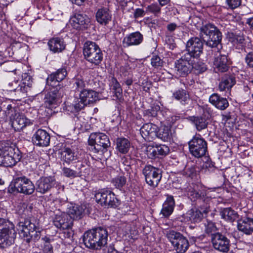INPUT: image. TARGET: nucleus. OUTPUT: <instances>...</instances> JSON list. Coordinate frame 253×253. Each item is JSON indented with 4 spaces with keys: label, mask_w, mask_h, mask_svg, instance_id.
Returning a JSON list of instances; mask_svg holds the SVG:
<instances>
[{
    "label": "nucleus",
    "mask_w": 253,
    "mask_h": 253,
    "mask_svg": "<svg viewBox=\"0 0 253 253\" xmlns=\"http://www.w3.org/2000/svg\"><path fill=\"white\" fill-rule=\"evenodd\" d=\"M49 134L44 130L39 129L33 135L32 141L34 143L40 146H47L50 143Z\"/></svg>",
    "instance_id": "nucleus-24"
},
{
    "label": "nucleus",
    "mask_w": 253,
    "mask_h": 253,
    "mask_svg": "<svg viewBox=\"0 0 253 253\" xmlns=\"http://www.w3.org/2000/svg\"><path fill=\"white\" fill-rule=\"evenodd\" d=\"M238 229L246 234H250L253 232V219L244 217L238 222Z\"/></svg>",
    "instance_id": "nucleus-31"
},
{
    "label": "nucleus",
    "mask_w": 253,
    "mask_h": 253,
    "mask_svg": "<svg viewBox=\"0 0 253 253\" xmlns=\"http://www.w3.org/2000/svg\"><path fill=\"white\" fill-rule=\"evenodd\" d=\"M163 62L158 56H153L151 58V65L153 67L158 68L163 66Z\"/></svg>",
    "instance_id": "nucleus-53"
},
{
    "label": "nucleus",
    "mask_w": 253,
    "mask_h": 253,
    "mask_svg": "<svg viewBox=\"0 0 253 253\" xmlns=\"http://www.w3.org/2000/svg\"><path fill=\"white\" fill-rule=\"evenodd\" d=\"M20 159L12 146L5 142L0 144V166L11 167L14 166Z\"/></svg>",
    "instance_id": "nucleus-8"
},
{
    "label": "nucleus",
    "mask_w": 253,
    "mask_h": 253,
    "mask_svg": "<svg viewBox=\"0 0 253 253\" xmlns=\"http://www.w3.org/2000/svg\"><path fill=\"white\" fill-rule=\"evenodd\" d=\"M245 62L250 67H253V52L248 53L245 57Z\"/></svg>",
    "instance_id": "nucleus-56"
},
{
    "label": "nucleus",
    "mask_w": 253,
    "mask_h": 253,
    "mask_svg": "<svg viewBox=\"0 0 253 253\" xmlns=\"http://www.w3.org/2000/svg\"><path fill=\"white\" fill-rule=\"evenodd\" d=\"M13 185L15 191L26 195L32 194L35 190V186L33 182L25 176L15 178Z\"/></svg>",
    "instance_id": "nucleus-16"
},
{
    "label": "nucleus",
    "mask_w": 253,
    "mask_h": 253,
    "mask_svg": "<svg viewBox=\"0 0 253 253\" xmlns=\"http://www.w3.org/2000/svg\"><path fill=\"white\" fill-rule=\"evenodd\" d=\"M67 74L65 68L59 69L56 72L48 76L46 79L47 84L53 87H56L59 85V82L66 77Z\"/></svg>",
    "instance_id": "nucleus-23"
},
{
    "label": "nucleus",
    "mask_w": 253,
    "mask_h": 253,
    "mask_svg": "<svg viewBox=\"0 0 253 253\" xmlns=\"http://www.w3.org/2000/svg\"><path fill=\"white\" fill-rule=\"evenodd\" d=\"M157 157L159 156H166L169 151V148L166 145H156Z\"/></svg>",
    "instance_id": "nucleus-48"
},
{
    "label": "nucleus",
    "mask_w": 253,
    "mask_h": 253,
    "mask_svg": "<svg viewBox=\"0 0 253 253\" xmlns=\"http://www.w3.org/2000/svg\"><path fill=\"white\" fill-rule=\"evenodd\" d=\"M222 218L227 221L232 222L237 217V213L230 208H225L220 212Z\"/></svg>",
    "instance_id": "nucleus-41"
},
{
    "label": "nucleus",
    "mask_w": 253,
    "mask_h": 253,
    "mask_svg": "<svg viewBox=\"0 0 253 253\" xmlns=\"http://www.w3.org/2000/svg\"><path fill=\"white\" fill-rule=\"evenodd\" d=\"M89 149L94 153H104L111 143L108 137L104 133L95 132L91 133L88 138Z\"/></svg>",
    "instance_id": "nucleus-7"
},
{
    "label": "nucleus",
    "mask_w": 253,
    "mask_h": 253,
    "mask_svg": "<svg viewBox=\"0 0 253 253\" xmlns=\"http://www.w3.org/2000/svg\"><path fill=\"white\" fill-rule=\"evenodd\" d=\"M48 45L51 51L54 53L60 52L65 48V43L63 39L53 38L48 42Z\"/></svg>",
    "instance_id": "nucleus-32"
},
{
    "label": "nucleus",
    "mask_w": 253,
    "mask_h": 253,
    "mask_svg": "<svg viewBox=\"0 0 253 253\" xmlns=\"http://www.w3.org/2000/svg\"><path fill=\"white\" fill-rule=\"evenodd\" d=\"M189 53H184L175 62V70L177 76L184 77L190 73L192 68V61Z\"/></svg>",
    "instance_id": "nucleus-14"
},
{
    "label": "nucleus",
    "mask_w": 253,
    "mask_h": 253,
    "mask_svg": "<svg viewBox=\"0 0 253 253\" xmlns=\"http://www.w3.org/2000/svg\"><path fill=\"white\" fill-rule=\"evenodd\" d=\"M61 94L57 88H53L49 91L45 96L44 100L46 107L52 109L55 108L60 103Z\"/></svg>",
    "instance_id": "nucleus-22"
},
{
    "label": "nucleus",
    "mask_w": 253,
    "mask_h": 253,
    "mask_svg": "<svg viewBox=\"0 0 253 253\" xmlns=\"http://www.w3.org/2000/svg\"><path fill=\"white\" fill-rule=\"evenodd\" d=\"M116 99H120L122 98V89L118 88L115 90H113Z\"/></svg>",
    "instance_id": "nucleus-60"
},
{
    "label": "nucleus",
    "mask_w": 253,
    "mask_h": 253,
    "mask_svg": "<svg viewBox=\"0 0 253 253\" xmlns=\"http://www.w3.org/2000/svg\"><path fill=\"white\" fill-rule=\"evenodd\" d=\"M158 127L152 123H146L141 127L140 131L141 136L145 139L149 138V137H153L156 135Z\"/></svg>",
    "instance_id": "nucleus-30"
},
{
    "label": "nucleus",
    "mask_w": 253,
    "mask_h": 253,
    "mask_svg": "<svg viewBox=\"0 0 253 253\" xmlns=\"http://www.w3.org/2000/svg\"><path fill=\"white\" fill-rule=\"evenodd\" d=\"M177 27V25L174 23H171L168 25L167 29L169 32L174 31Z\"/></svg>",
    "instance_id": "nucleus-61"
},
{
    "label": "nucleus",
    "mask_w": 253,
    "mask_h": 253,
    "mask_svg": "<svg viewBox=\"0 0 253 253\" xmlns=\"http://www.w3.org/2000/svg\"><path fill=\"white\" fill-rule=\"evenodd\" d=\"M188 146L190 154L196 158L204 156L207 152V142L200 135L194 136L189 141Z\"/></svg>",
    "instance_id": "nucleus-12"
},
{
    "label": "nucleus",
    "mask_w": 253,
    "mask_h": 253,
    "mask_svg": "<svg viewBox=\"0 0 253 253\" xmlns=\"http://www.w3.org/2000/svg\"><path fill=\"white\" fill-rule=\"evenodd\" d=\"M199 31V36L207 46L215 47L220 43L222 34L213 24L208 23L203 25Z\"/></svg>",
    "instance_id": "nucleus-2"
},
{
    "label": "nucleus",
    "mask_w": 253,
    "mask_h": 253,
    "mask_svg": "<svg viewBox=\"0 0 253 253\" xmlns=\"http://www.w3.org/2000/svg\"><path fill=\"white\" fill-rule=\"evenodd\" d=\"M166 236L177 253H184L188 250L189 244L188 240L179 232L170 230L167 232Z\"/></svg>",
    "instance_id": "nucleus-10"
},
{
    "label": "nucleus",
    "mask_w": 253,
    "mask_h": 253,
    "mask_svg": "<svg viewBox=\"0 0 253 253\" xmlns=\"http://www.w3.org/2000/svg\"><path fill=\"white\" fill-rule=\"evenodd\" d=\"M84 208L78 205L70 204L67 208V214L72 219H80L84 212Z\"/></svg>",
    "instance_id": "nucleus-33"
},
{
    "label": "nucleus",
    "mask_w": 253,
    "mask_h": 253,
    "mask_svg": "<svg viewBox=\"0 0 253 253\" xmlns=\"http://www.w3.org/2000/svg\"><path fill=\"white\" fill-rule=\"evenodd\" d=\"M195 166H187L183 170V174L187 177H192L195 173Z\"/></svg>",
    "instance_id": "nucleus-55"
},
{
    "label": "nucleus",
    "mask_w": 253,
    "mask_h": 253,
    "mask_svg": "<svg viewBox=\"0 0 253 253\" xmlns=\"http://www.w3.org/2000/svg\"><path fill=\"white\" fill-rule=\"evenodd\" d=\"M17 229L20 237L29 243L31 240H39L41 236V232L38 226L31 220L26 219L20 221L17 224Z\"/></svg>",
    "instance_id": "nucleus-3"
},
{
    "label": "nucleus",
    "mask_w": 253,
    "mask_h": 253,
    "mask_svg": "<svg viewBox=\"0 0 253 253\" xmlns=\"http://www.w3.org/2000/svg\"><path fill=\"white\" fill-rule=\"evenodd\" d=\"M175 206L173 197L168 195L167 198L163 205L161 213L165 217L169 216L173 212Z\"/></svg>",
    "instance_id": "nucleus-34"
},
{
    "label": "nucleus",
    "mask_w": 253,
    "mask_h": 253,
    "mask_svg": "<svg viewBox=\"0 0 253 253\" xmlns=\"http://www.w3.org/2000/svg\"><path fill=\"white\" fill-rule=\"evenodd\" d=\"M156 135L164 141H168L171 139L172 133L169 126H164L161 127Z\"/></svg>",
    "instance_id": "nucleus-36"
},
{
    "label": "nucleus",
    "mask_w": 253,
    "mask_h": 253,
    "mask_svg": "<svg viewBox=\"0 0 253 253\" xmlns=\"http://www.w3.org/2000/svg\"><path fill=\"white\" fill-rule=\"evenodd\" d=\"M214 228L215 226L214 225V224L212 222H209L208 223L206 227V232L208 233L211 232L212 231L214 230Z\"/></svg>",
    "instance_id": "nucleus-59"
},
{
    "label": "nucleus",
    "mask_w": 253,
    "mask_h": 253,
    "mask_svg": "<svg viewBox=\"0 0 253 253\" xmlns=\"http://www.w3.org/2000/svg\"><path fill=\"white\" fill-rule=\"evenodd\" d=\"M191 121L198 131L206 128L208 125L207 119L203 116L192 117L191 118Z\"/></svg>",
    "instance_id": "nucleus-37"
},
{
    "label": "nucleus",
    "mask_w": 253,
    "mask_h": 253,
    "mask_svg": "<svg viewBox=\"0 0 253 253\" xmlns=\"http://www.w3.org/2000/svg\"><path fill=\"white\" fill-rule=\"evenodd\" d=\"M44 242L43 251L45 253H53V247L50 244V239L47 237L42 238Z\"/></svg>",
    "instance_id": "nucleus-49"
},
{
    "label": "nucleus",
    "mask_w": 253,
    "mask_h": 253,
    "mask_svg": "<svg viewBox=\"0 0 253 253\" xmlns=\"http://www.w3.org/2000/svg\"><path fill=\"white\" fill-rule=\"evenodd\" d=\"M90 23L89 18L85 14L76 13L70 19L71 26L75 29L82 30L87 28Z\"/></svg>",
    "instance_id": "nucleus-20"
},
{
    "label": "nucleus",
    "mask_w": 253,
    "mask_h": 253,
    "mask_svg": "<svg viewBox=\"0 0 253 253\" xmlns=\"http://www.w3.org/2000/svg\"><path fill=\"white\" fill-rule=\"evenodd\" d=\"M112 182L117 188L121 189L126 184V178L125 176H119L115 178Z\"/></svg>",
    "instance_id": "nucleus-47"
},
{
    "label": "nucleus",
    "mask_w": 253,
    "mask_h": 253,
    "mask_svg": "<svg viewBox=\"0 0 253 253\" xmlns=\"http://www.w3.org/2000/svg\"><path fill=\"white\" fill-rule=\"evenodd\" d=\"M211 243L214 249L220 252L227 253L229 250L230 240L221 233L212 234Z\"/></svg>",
    "instance_id": "nucleus-18"
},
{
    "label": "nucleus",
    "mask_w": 253,
    "mask_h": 253,
    "mask_svg": "<svg viewBox=\"0 0 253 253\" xmlns=\"http://www.w3.org/2000/svg\"><path fill=\"white\" fill-rule=\"evenodd\" d=\"M5 114L8 116L12 127L16 131H20L27 126L33 124V122L24 115L20 113L16 109L12 108L11 104L7 105L4 110Z\"/></svg>",
    "instance_id": "nucleus-6"
},
{
    "label": "nucleus",
    "mask_w": 253,
    "mask_h": 253,
    "mask_svg": "<svg viewBox=\"0 0 253 253\" xmlns=\"http://www.w3.org/2000/svg\"><path fill=\"white\" fill-rule=\"evenodd\" d=\"M160 110V107L159 106H156L152 107L150 109H148L145 111V114L149 117H155L157 116L158 111Z\"/></svg>",
    "instance_id": "nucleus-51"
},
{
    "label": "nucleus",
    "mask_w": 253,
    "mask_h": 253,
    "mask_svg": "<svg viewBox=\"0 0 253 253\" xmlns=\"http://www.w3.org/2000/svg\"><path fill=\"white\" fill-rule=\"evenodd\" d=\"M96 202L102 206L115 207L117 206L118 201L115 194L110 190L101 189L95 194Z\"/></svg>",
    "instance_id": "nucleus-13"
},
{
    "label": "nucleus",
    "mask_w": 253,
    "mask_h": 253,
    "mask_svg": "<svg viewBox=\"0 0 253 253\" xmlns=\"http://www.w3.org/2000/svg\"><path fill=\"white\" fill-rule=\"evenodd\" d=\"M226 3L229 8L234 9L241 4V0H226Z\"/></svg>",
    "instance_id": "nucleus-54"
},
{
    "label": "nucleus",
    "mask_w": 253,
    "mask_h": 253,
    "mask_svg": "<svg viewBox=\"0 0 253 253\" xmlns=\"http://www.w3.org/2000/svg\"><path fill=\"white\" fill-rule=\"evenodd\" d=\"M8 89L10 91L20 90L23 91L22 86H19L18 84V81L14 80L8 84Z\"/></svg>",
    "instance_id": "nucleus-52"
},
{
    "label": "nucleus",
    "mask_w": 253,
    "mask_h": 253,
    "mask_svg": "<svg viewBox=\"0 0 253 253\" xmlns=\"http://www.w3.org/2000/svg\"><path fill=\"white\" fill-rule=\"evenodd\" d=\"M62 172L64 175L67 177L75 178L82 176L81 170H74L68 168H63Z\"/></svg>",
    "instance_id": "nucleus-43"
},
{
    "label": "nucleus",
    "mask_w": 253,
    "mask_h": 253,
    "mask_svg": "<svg viewBox=\"0 0 253 253\" xmlns=\"http://www.w3.org/2000/svg\"><path fill=\"white\" fill-rule=\"evenodd\" d=\"M230 64V61L225 55L220 54L215 57L213 61V68L216 72L222 73L227 71Z\"/></svg>",
    "instance_id": "nucleus-25"
},
{
    "label": "nucleus",
    "mask_w": 253,
    "mask_h": 253,
    "mask_svg": "<svg viewBox=\"0 0 253 253\" xmlns=\"http://www.w3.org/2000/svg\"><path fill=\"white\" fill-rule=\"evenodd\" d=\"M16 232L12 222L0 218V247L5 248L14 243Z\"/></svg>",
    "instance_id": "nucleus-5"
},
{
    "label": "nucleus",
    "mask_w": 253,
    "mask_h": 253,
    "mask_svg": "<svg viewBox=\"0 0 253 253\" xmlns=\"http://www.w3.org/2000/svg\"><path fill=\"white\" fill-rule=\"evenodd\" d=\"M187 194L191 200L195 201L198 200L199 204L200 199H204L208 197L207 196H205L204 195H202L198 191V186L193 184L188 188Z\"/></svg>",
    "instance_id": "nucleus-39"
},
{
    "label": "nucleus",
    "mask_w": 253,
    "mask_h": 253,
    "mask_svg": "<svg viewBox=\"0 0 253 253\" xmlns=\"http://www.w3.org/2000/svg\"><path fill=\"white\" fill-rule=\"evenodd\" d=\"M107 253H119L113 247L110 246L108 249Z\"/></svg>",
    "instance_id": "nucleus-63"
},
{
    "label": "nucleus",
    "mask_w": 253,
    "mask_h": 253,
    "mask_svg": "<svg viewBox=\"0 0 253 253\" xmlns=\"http://www.w3.org/2000/svg\"><path fill=\"white\" fill-rule=\"evenodd\" d=\"M161 11V6L156 3H152L146 7V13H152L156 16L160 15Z\"/></svg>",
    "instance_id": "nucleus-42"
},
{
    "label": "nucleus",
    "mask_w": 253,
    "mask_h": 253,
    "mask_svg": "<svg viewBox=\"0 0 253 253\" xmlns=\"http://www.w3.org/2000/svg\"><path fill=\"white\" fill-rule=\"evenodd\" d=\"M74 84L76 89L80 92L81 91L83 90V89H85L84 88L85 86V84L84 82L81 79H76Z\"/></svg>",
    "instance_id": "nucleus-50"
},
{
    "label": "nucleus",
    "mask_w": 253,
    "mask_h": 253,
    "mask_svg": "<svg viewBox=\"0 0 253 253\" xmlns=\"http://www.w3.org/2000/svg\"><path fill=\"white\" fill-rule=\"evenodd\" d=\"M99 100L97 92L89 89H83L80 93V98L74 103L68 105L67 109L72 112H77L88 104H93Z\"/></svg>",
    "instance_id": "nucleus-4"
},
{
    "label": "nucleus",
    "mask_w": 253,
    "mask_h": 253,
    "mask_svg": "<svg viewBox=\"0 0 253 253\" xmlns=\"http://www.w3.org/2000/svg\"><path fill=\"white\" fill-rule=\"evenodd\" d=\"M143 174L146 183L153 188L158 185L162 176L160 169L151 165L145 166Z\"/></svg>",
    "instance_id": "nucleus-15"
},
{
    "label": "nucleus",
    "mask_w": 253,
    "mask_h": 253,
    "mask_svg": "<svg viewBox=\"0 0 253 253\" xmlns=\"http://www.w3.org/2000/svg\"><path fill=\"white\" fill-rule=\"evenodd\" d=\"M227 38L234 44L242 43L244 41V38L242 35H236L233 33H228Z\"/></svg>",
    "instance_id": "nucleus-44"
},
{
    "label": "nucleus",
    "mask_w": 253,
    "mask_h": 253,
    "mask_svg": "<svg viewBox=\"0 0 253 253\" xmlns=\"http://www.w3.org/2000/svg\"><path fill=\"white\" fill-rule=\"evenodd\" d=\"M143 36L139 32H135L126 35L123 40V44L124 47L137 45L143 41Z\"/></svg>",
    "instance_id": "nucleus-26"
},
{
    "label": "nucleus",
    "mask_w": 253,
    "mask_h": 253,
    "mask_svg": "<svg viewBox=\"0 0 253 253\" xmlns=\"http://www.w3.org/2000/svg\"><path fill=\"white\" fill-rule=\"evenodd\" d=\"M203 42L198 37L191 38L186 43L187 52L191 55L192 58H197L203 53Z\"/></svg>",
    "instance_id": "nucleus-17"
},
{
    "label": "nucleus",
    "mask_w": 253,
    "mask_h": 253,
    "mask_svg": "<svg viewBox=\"0 0 253 253\" xmlns=\"http://www.w3.org/2000/svg\"><path fill=\"white\" fill-rule=\"evenodd\" d=\"M130 147L129 140L124 137L118 138L116 139V149L122 154L127 153Z\"/></svg>",
    "instance_id": "nucleus-35"
},
{
    "label": "nucleus",
    "mask_w": 253,
    "mask_h": 253,
    "mask_svg": "<svg viewBox=\"0 0 253 253\" xmlns=\"http://www.w3.org/2000/svg\"><path fill=\"white\" fill-rule=\"evenodd\" d=\"M158 0L160 3V5L162 6L167 4L170 1V0Z\"/></svg>",
    "instance_id": "nucleus-64"
},
{
    "label": "nucleus",
    "mask_w": 253,
    "mask_h": 253,
    "mask_svg": "<svg viewBox=\"0 0 253 253\" xmlns=\"http://www.w3.org/2000/svg\"><path fill=\"white\" fill-rule=\"evenodd\" d=\"M145 152L148 158L155 159L157 157L156 145H149L146 146Z\"/></svg>",
    "instance_id": "nucleus-45"
},
{
    "label": "nucleus",
    "mask_w": 253,
    "mask_h": 253,
    "mask_svg": "<svg viewBox=\"0 0 253 253\" xmlns=\"http://www.w3.org/2000/svg\"><path fill=\"white\" fill-rule=\"evenodd\" d=\"M236 83V80L233 76H226L220 82L218 88L220 91H224L226 89H230Z\"/></svg>",
    "instance_id": "nucleus-38"
},
{
    "label": "nucleus",
    "mask_w": 253,
    "mask_h": 253,
    "mask_svg": "<svg viewBox=\"0 0 253 253\" xmlns=\"http://www.w3.org/2000/svg\"><path fill=\"white\" fill-rule=\"evenodd\" d=\"M60 154L61 160L68 164L78 159V153L69 147L62 148Z\"/></svg>",
    "instance_id": "nucleus-29"
},
{
    "label": "nucleus",
    "mask_w": 253,
    "mask_h": 253,
    "mask_svg": "<svg viewBox=\"0 0 253 253\" xmlns=\"http://www.w3.org/2000/svg\"><path fill=\"white\" fill-rule=\"evenodd\" d=\"M96 19L100 24L106 25L112 20L111 12L107 8H101L96 12Z\"/></svg>",
    "instance_id": "nucleus-28"
},
{
    "label": "nucleus",
    "mask_w": 253,
    "mask_h": 253,
    "mask_svg": "<svg viewBox=\"0 0 253 253\" xmlns=\"http://www.w3.org/2000/svg\"><path fill=\"white\" fill-rule=\"evenodd\" d=\"M247 23L249 24L250 28L253 30V17L248 18L247 20Z\"/></svg>",
    "instance_id": "nucleus-62"
},
{
    "label": "nucleus",
    "mask_w": 253,
    "mask_h": 253,
    "mask_svg": "<svg viewBox=\"0 0 253 253\" xmlns=\"http://www.w3.org/2000/svg\"><path fill=\"white\" fill-rule=\"evenodd\" d=\"M211 198L207 197L204 199H200L198 209H192L188 212V217L193 222H199L207 216L211 211L210 204Z\"/></svg>",
    "instance_id": "nucleus-11"
},
{
    "label": "nucleus",
    "mask_w": 253,
    "mask_h": 253,
    "mask_svg": "<svg viewBox=\"0 0 253 253\" xmlns=\"http://www.w3.org/2000/svg\"><path fill=\"white\" fill-rule=\"evenodd\" d=\"M22 84L24 85L23 86H22V88H22V90L23 91H24L25 90V89L26 87H31L33 83V80L32 77L27 73H24L22 75Z\"/></svg>",
    "instance_id": "nucleus-46"
},
{
    "label": "nucleus",
    "mask_w": 253,
    "mask_h": 253,
    "mask_svg": "<svg viewBox=\"0 0 253 253\" xmlns=\"http://www.w3.org/2000/svg\"><path fill=\"white\" fill-rule=\"evenodd\" d=\"M177 100L179 101L182 104L187 103L189 100V95L187 91L183 89H179L174 91L172 95Z\"/></svg>",
    "instance_id": "nucleus-40"
},
{
    "label": "nucleus",
    "mask_w": 253,
    "mask_h": 253,
    "mask_svg": "<svg viewBox=\"0 0 253 253\" xmlns=\"http://www.w3.org/2000/svg\"><path fill=\"white\" fill-rule=\"evenodd\" d=\"M53 222L57 228L62 230L69 229L72 226V220L65 212H58L56 213Z\"/></svg>",
    "instance_id": "nucleus-21"
},
{
    "label": "nucleus",
    "mask_w": 253,
    "mask_h": 253,
    "mask_svg": "<svg viewBox=\"0 0 253 253\" xmlns=\"http://www.w3.org/2000/svg\"><path fill=\"white\" fill-rule=\"evenodd\" d=\"M145 12L146 11H145L142 8H136L134 13V16L136 18L143 17L145 15Z\"/></svg>",
    "instance_id": "nucleus-57"
},
{
    "label": "nucleus",
    "mask_w": 253,
    "mask_h": 253,
    "mask_svg": "<svg viewBox=\"0 0 253 253\" xmlns=\"http://www.w3.org/2000/svg\"><path fill=\"white\" fill-rule=\"evenodd\" d=\"M209 102L217 109L224 110L229 106L227 99L216 93H212L209 97Z\"/></svg>",
    "instance_id": "nucleus-27"
},
{
    "label": "nucleus",
    "mask_w": 253,
    "mask_h": 253,
    "mask_svg": "<svg viewBox=\"0 0 253 253\" xmlns=\"http://www.w3.org/2000/svg\"><path fill=\"white\" fill-rule=\"evenodd\" d=\"M83 53L85 59L95 66L99 65L103 60V53L95 42L90 41L85 42Z\"/></svg>",
    "instance_id": "nucleus-9"
},
{
    "label": "nucleus",
    "mask_w": 253,
    "mask_h": 253,
    "mask_svg": "<svg viewBox=\"0 0 253 253\" xmlns=\"http://www.w3.org/2000/svg\"><path fill=\"white\" fill-rule=\"evenodd\" d=\"M56 181L54 177H42L36 182V189L38 192L44 194L48 192L56 184Z\"/></svg>",
    "instance_id": "nucleus-19"
},
{
    "label": "nucleus",
    "mask_w": 253,
    "mask_h": 253,
    "mask_svg": "<svg viewBox=\"0 0 253 253\" xmlns=\"http://www.w3.org/2000/svg\"><path fill=\"white\" fill-rule=\"evenodd\" d=\"M111 87L113 90H115L118 88H122L120 84L115 78H113L112 79Z\"/></svg>",
    "instance_id": "nucleus-58"
},
{
    "label": "nucleus",
    "mask_w": 253,
    "mask_h": 253,
    "mask_svg": "<svg viewBox=\"0 0 253 253\" xmlns=\"http://www.w3.org/2000/svg\"><path fill=\"white\" fill-rule=\"evenodd\" d=\"M108 237V231L105 228L97 227L84 233L83 242L89 249L99 250L107 245Z\"/></svg>",
    "instance_id": "nucleus-1"
}]
</instances>
